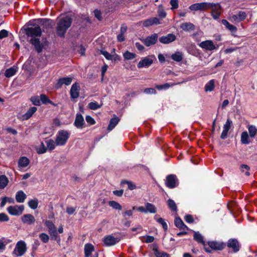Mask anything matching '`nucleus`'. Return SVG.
Returning <instances> with one entry per match:
<instances>
[{"instance_id": "1", "label": "nucleus", "mask_w": 257, "mask_h": 257, "mask_svg": "<svg viewBox=\"0 0 257 257\" xmlns=\"http://www.w3.org/2000/svg\"><path fill=\"white\" fill-rule=\"evenodd\" d=\"M72 23L71 19L68 17H64L61 18L57 23L56 33L58 36L63 37Z\"/></svg>"}, {"instance_id": "2", "label": "nucleus", "mask_w": 257, "mask_h": 257, "mask_svg": "<svg viewBox=\"0 0 257 257\" xmlns=\"http://www.w3.org/2000/svg\"><path fill=\"white\" fill-rule=\"evenodd\" d=\"M29 43L34 46L35 50L40 53L48 45V42L46 38H33L29 40Z\"/></svg>"}, {"instance_id": "3", "label": "nucleus", "mask_w": 257, "mask_h": 257, "mask_svg": "<svg viewBox=\"0 0 257 257\" xmlns=\"http://www.w3.org/2000/svg\"><path fill=\"white\" fill-rule=\"evenodd\" d=\"M70 136V133L65 130L59 131L57 135L55 143L57 146H64L67 142Z\"/></svg>"}, {"instance_id": "4", "label": "nucleus", "mask_w": 257, "mask_h": 257, "mask_svg": "<svg viewBox=\"0 0 257 257\" xmlns=\"http://www.w3.org/2000/svg\"><path fill=\"white\" fill-rule=\"evenodd\" d=\"M45 224L48 229V232L51 238L59 242L60 238L57 234L56 227L53 222L51 220H46Z\"/></svg>"}, {"instance_id": "5", "label": "nucleus", "mask_w": 257, "mask_h": 257, "mask_svg": "<svg viewBox=\"0 0 257 257\" xmlns=\"http://www.w3.org/2000/svg\"><path fill=\"white\" fill-rule=\"evenodd\" d=\"M26 34L28 37L30 38H39L41 36L42 31L39 26H36L29 27L25 30Z\"/></svg>"}, {"instance_id": "6", "label": "nucleus", "mask_w": 257, "mask_h": 257, "mask_svg": "<svg viewBox=\"0 0 257 257\" xmlns=\"http://www.w3.org/2000/svg\"><path fill=\"white\" fill-rule=\"evenodd\" d=\"M27 250L26 244L23 241H19L15 246L13 251V253L16 256H21L24 254Z\"/></svg>"}, {"instance_id": "7", "label": "nucleus", "mask_w": 257, "mask_h": 257, "mask_svg": "<svg viewBox=\"0 0 257 257\" xmlns=\"http://www.w3.org/2000/svg\"><path fill=\"white\" fill-rule=\"evenodd\" d=\"M154 60H156V57L154 55L145 57L138 63L137 67L139 68L149 67L153 64Z\"/></svg>"}, {"instance_id": "8", "label": "nucleus", "mask_w": 257, "mask_h": 257, "mask_svg": "<svg viewBox=\"0 0 257 257\" xmlns=\"http://www.w3.org/2000/svg\"><path fill=\"white\" fill-rule=\"evenodd\" d=\"M24 210L23 205L10 206L7 208V211L12 215L19 216L22 214Z\"/></svg>"}, {"instance_id": "9", "label": "nucleus", "mask_w": 257, "mask_h": 257, "mask_svg": "<svg viewBox=\"0 0 257 257\" xmlns=\"http://www.w3.org/2000/svg\"><path fill=\"white\" fill-rule=\"evenodd\" d=\"M211 6L210 3H196L191 5L189 7V9L191 11H206L209 10V6Z\"/></svg>"}, {"instance_id": "10", "label": "nucleus", "mask_w": 257, "mask_h": 257, "mask_svg": "<svg viewBox=\"0 0 257 257\" xmlns=\"http://www.w3.org/2000/svg\"><path fill=\"white\" fill-rule=\"evenodd\" d=\"M166 186L170 188H174L178 185L177 178L175 175H169L166 177Z\"/></svg>"}, {"instance_id": "11", "label": "nucleus", "mask_w": 257, "mask_h": 257, "mask_svg": "<svg viewBox=\"0 0 257 257\" xmlns=\"http://www.w3.org/2000/svg\"><path fill=\"white\" fill-rule=\"evenodd\" d=\"M207 244L211 249L215 250H221L225 246V243L221 241H209L207 242ZM209 249V248H208ZM210 249V248H209Z\"/></svg>"}, {"instance_id": "12", "label": "nucleus", "mask_w": 257, "mask_h": 257, "mask_svg": "<svg viewBox=\"0 0 257 257\" xmlns=\"http://www.w3.org/2000/svg\"><path fill=\"white\" fill-rule=\"evenodd\" d=\"M119 239L118 237H115L112 235H107L103 239L104 245L106 246H110L115 245L118 242Z\"/></svg>"}, {"instance_id": "13", "label": "nucleus", "mask_w": 257, "mask_h": 257, "mask_svg": "<svg viewBox=\"0 0 257 257\" xmlns=\"http://www.w3.org/2000/svg\"><path fill=\"white\" fill-rule=\"evenodd\" d=\"M193 238L198 243H201L204 246V249L207 252L210 253L211 250L206 247V244L204 240V237L201 233L198 231H195L194 233Z\"/></svg>"}, {"instance_id": "14", "label": "nucleus", "mask_w": 257, "mask_h": 257, "mask_svg": "<svg viewBox=\"0 0 257 257\" xmlns=\"http://www.w3.org/2000/svg\"><path fill=\"white\" fill-rule=\"evenodd\" d=\"M227 246L232 248L234 252H237L239 250L240 244L236 238L229 239L227 241Z\"/></svg>"}, {"instance_id": "15", "label": "nucleus", "mask_w": 257, "mask_h": 257, "mask_svg": "<svg viewBox=\"0 0 257 257\" xmlns=\"http://www.w3.org/2000/svg\"><path fill=\"white\" fill-rule=\"evenodd\" d=\"M232 125V120L228 118L223 126V131L220 136L222 139L224 140L227 138L228 131L231 128Z\"/></svg>"}, {"instance_id": "16", "label": "nucleus", "mask_w": 257, "mask_h": 257, "mask_svg": "<svg viewBox=\"0 0 257 257\" xmlns=\"http://www.w3.org/2000/svg\"><path fill=\"white\" fill-rule=\"evenodd\" d=\"M199 46L201 48L208 51H212L216 49V48L213 42L211 40H206L202 41L199 44Z\"/></svg>"}, {"instance_id": "17", "label": "nucleus", "mask_w": 257, "mask_h": 257, "mask_svg": "<svg viewBox=\"0 0 257 257\" xmlns=\"http://www.w3.org/2000/svg\"><path fill=\"white\" fill-rule=\"evenodd\" d=\"M158 40V34H154L150 36L147 37L146 39L142 40L144 44L149 47L156 43Z\"/></svg>"}, {"instance_id": "18", "label": "nucleus", "mask_w": 257, "mask_h": 257, "mask_svg": "<svg viewBox=\"0 0 257 257\" xmlns=\"http://www.w3.org/2000/svg\"><path fill=\"white\" fill-rule=\"evenodd\" d=\"M246 14L243 11H239L231 17V20L234 23H239L243 21L246 17Z\"/></svg>"}, {"instance_id": "19", "label": "nucleus", "mask_w": 257, "mask_h": 257, "mask_svg": "<svg viewBox=\"0 0 257 257\" xmlns=\"http://www.w3.org/2000/svg\"><path fill=\"white\" fill-rule=\"evenodd\" d=\"M79 89L80 86L79 84L78 83H75L72 84L71 86L70 93L71 95V97L72 99H75L79 97Z\"/></svg>"}, {"instance_id": "20", "label": "nucleus", "mask_w": 257, "mask_h": 257, "mask_svg": "<svg viewBox=\"0 0 257 257\" xmlns=\"http://www.w3.org/2000/svg\"><path fill=\"white\" fill-rule=\"evenodd\" d=\"M72 81V78L69 77L59 78L55 84V87L57 88H59L63 84H65L66 85H69L71 83Z\"/></svg>"}, {"instance_id": "21", "label": "nucleus", "mask_w": 257, "mask_h": 257, "mask_svg": "<svg viewBox=\"0 0 257 257\" xmlns=\"http://www.w3.org/2000/svg\"><path fill=\"white\" fill-rule=\"evenodd\" d=\"M176 39V36L173 34H169L160 38L159 41L163 44H169L174 41Z\"/></svg>"}, {"instance_id": "22", "label": "nucleus", "mask_w": 257, "mask_h": 257, "mask_svg": "<svg viewBox=\"0 0 257 257\" xmlns=\"http://www.w3.org/2000/svg\"><path fill=\"white\" fill-rule=\"evenodd\" d=\"M22 222L24 224L32 225L35 222V217L31 214H26L21 217Z\"/></svg>"}, {"instance_id": "23", "label": "nucleus", "mask_w": 257, "mask_h": 257, "mask_svg": "<svg viewBox=\"0 0 257 257\" xmlns=\"http://www.w3.org/2000/svg\"><path fill=\"white\" fill-rule=\"evenodd\" d=\"M85 123L84 118L80 113H77L74 122V125L78 128H82Z\"/></svg>"}, {"instance_id": "24", "label": "nucleus", "mask_w": 257, "mask_h": 257, "mask_svg": "<svg viewBox=\"0 0 257 257\" xmlns=\"http://www.w3.org/2000/svg\"><path fill=\"white\" fill-rule=\"evenodd\" d=\"M120 120V119L118 117L114 115L113 117H112L109 121V124L107 127V130L108 131H112L118 124Z\"/></svg>"}, {"instance_id": "25", "label": "nucleus", "mask_w": 257, "mask_h": 257, "mask_svg": "<svg viewBox=\"0 0 257 257\" xmlns=\"http://www.w3.org/2000/svg\"><path fill=\"white\" fill-rule=\"evenodd\" d=\"M160 24V21L157 18L154 17L149 19L144 22L143 25L148 27L153 25H158Z\"/></svg>"}, {"instance_id": "26", "label": "nucleus", "mask_w": 257, "mask_h": 257, "mask_svg": "<svg viewBox=\"0 0 257 257\" xmlns=\"http://www.w3.org/2000/svg\"><path fill=\"white\" fill-rule=\"evenodd\" d=\"M171 58L173 61L180 62L182 61L183 59V53L181 51H176L174 53L172 54Z\"/></svg>"}, {"instance_id": "27", "label": "nucleus", "mask_w": 257, "mask_h": 257, "mask_svg": "<svg viewBox=\"0 0 257 257\" xmlns=\"http://www.w3.org/2000/svg\"><path fill=\"white\" fill-rule=\"evenodd\" d=\"M180 28L183 30L187 32L194 30L195 29V26L191 23H184L180 26Z\"/></svg>"}, {"instance_id": "28", "label": "nucleus", "mask_w": 257, "mask_h": 257, "mask_svg": "<svg viewBox=\"0 0 257 257\" xmlns=\"http://www.w3.org/2000/svg\"><path fill=\"white\" fill-rule=\"evenodd\" d=\"M26 195L23 191H19L16 194V200L18 203H23L26 198Z\"/></svg>"}, {"instance_id": "29", "label": "nucleus", "mask_w": 257, "mask_h": 257, "mask_svg": "<svg viewBox=\"0 0 257 257\" xmlns=\"http://www.w3.org/2000/svg\"><path fill=\"white\" fill-rule=\"evenodd\" d=\"M30 163V160L26 157H21L18 161V166L20 168H25Z\"/></svg>"}, {"instance_id": "30", "label": "nucleus", "mask_w": 257, "mask_h": 257, "mask_svg": "<svg viewBox=\"0 0 257 257\" xmlns=\"http://www.w3.org/2000/svg\"><path fill=\"white\" fill-rule=\"evenodd\" d=\"M249 135L247 132H243L241 134V142L243 144L248 145L250 143Z\"/></svg>"}, {"instance_id": "31", "label": "nucleus", "mask_w": 257, "mask_h": 257, "mask_svg": "<svg viewBox=\"0 0 257 257\" xmlns=\"http://www.w3.org/2000/svg\"><path fill=\"white\" fill-rule=\"evenodd\" d=\"M94 251V246L90 243H87L84 246L85 256L89 257Z\"/></svg>"}, {"instance_id": "32", "label": "nucleus", "mask_w": 257, "mask_h": 257, "mask_svg": "<svg viewBox=\"0 0 257 257\" xmlns=\"http://www.w3.org/2000/svg\"><path fill=\"white\" fill-rule=\"evenodd\" d=\"M174 223L175 226L180 229L184 230L185 229H188L187 226L184 223L180 217H176L175 219Z\"/></svg>"}, {"instance_id": "33", "label": "nucleus", "mask_w": 257, "mask_h": 257, "mask_svg": "<svg viewBox=\"0 0 257 257\" xmlns=\"http://www.w3.org/2000/svg\"><path fill=\"white\" fill-rule=\"evenodd\" d=\"M221 23L225 26V27L229 30L231 33H235L237 31V28L233 25L230 24L227 20L223 19L221 20Z\"/></svg>"}, {"instance_id": "34", "label": "nucleus", "mask_w": 257, "mask_h": 257, "mask_svg": "<svg viewBox=\"0 0 257 257\" xmlns=\"http://www.w3.org/2000/svg\"><path fill=\"white\" fill-rule=\"evenodd\" d=\"M18 70V68L16 66H13L9 69H7L5 73V75L7 77H11L14 76Z\"/></svg>"}, {"instance_id": "35", "label": "nucleus", "mask_w": 257, "mask_h": 257, "mask_svg": "<svg viewBox=\"0 0 257 257\" xmlns=\"http://www.w3.org/2000/svg\"><path fill=\"white\" fill-rule=\"evenodd\" d=\"M37 108L36 107L33 106L29 108V109L26 112L24 115L23 117L25 119H28L30 118L33 114L37 111Z\"/></svg>"}, {"instance_id": "36", "label": "nucleus", "mask_w": 257, "mask_h": 257, "mask_svg": "<svg viewBox=\"0 0 257 257\" xmlns=\"http://www.w3.org/2000/svg\"><path fill=\"white\" fill-rule=\"evenodd\" d=\"M40 101L42 102L43 104H51L53 106H56V105L51 100H50L49 98L44 94H41L40 95Z\"/></svg>"}, {"instance_id": "37", "label": "nucleus", "mask_w": 257, "mask_h": 257, "mask_svg": "<svg viewBox=\"0 0 257 257\" xmlns=\"http://www.w3.org/2000/svg\"><path fill=\"white\" fill-rule=\"evenodd\" d=\"M154 219L156 220L157 222H158L159 223L161 224L162 225V227L165 230H167L168 229L167 224L163 218L159 217V215L158 214H156L154 216Z\"/></svg>"}, {"instance_id": "38", "label": "nucleus", "mask_w": 257, "mask_h": 257, "mask_svg": "<svg viewBox=\"0 0 257 257\" xmlns=\"http://www.w3.org/2000/svg\"><path fill=\"white\" fill-rule=\"evenodd\" d=\"M248 135L250 138H253L257 135V127L253 125H250L248 127Z\"/></svg>"}, {"instance_id": "39", "label": "nucleus", "mask_w": 257, "mask_h": 257, "mask_svg": "<svg viewBox=\"0 0 257 257\" xmlns=\"http://www.w3.org/2000/svg\"><path fill=\"white\" fill-rule=\"evenodd\" d=\"M147 213H155L157 211V208L154 205L150 203H146L145 204Z\"/></svg>"}, {"instance_id": "40", "label": "nucleus", "mask_w": 257, "mask_h": 257, "mask_svg": "<svg viewBox=\"0 0 257 257\" xmlns=\"http://www.w3.org/2000/svg\"><path fill=\"white\" fill-rule=\"evenodd\" d=\"M9 180L5 175L0 176V189L5 188L8 185Z\"/></svg>"}, {"instance_id": "41", "label": "nucleus", "mask_w": 257, "mask_h": 257, "mask_svg": "<svg viewBox=\"0 0 257 257\" xmlns=\"http://www.w3.org/2000/svg\"><path fill=\"white\" fill-rule=\"evenodd\" d=\"M214 80L211 79L205 86V91H212L214 88Z\"/></svg>"}, {"instance_id": "42", "label": "nucleus", "mask_w": 257, "mask_h": 257, "mask_svg": "<svg viewBox=\"0 0 257 257\" xmlns=\"http://www.w3.org/2000/svg\"><path fill=\"white\" fill-rule=\"evenodd\" d=\"M211 6H209V10H211V13L219 12L221 9V6L218 3H210Z\"/></svg>"}, {"instance_id": "43", "label": "nucleus", "mask_w": 257, "mask_h": 257, "mask_svg": "<svg viewBox=\"0 0 257 257\" xmlns=\"http://www.w3.org/2000/svg\"><path fill=\"white\" fill-rule=\"evenodd\" d=\"M47 148L50 151L53 150L55 148L56 143L52 139H49L46 142Z\"/></svg>"}, {"instance_id": "44", "label": "nucleus", "mask_w": 257, "mask_h": 257, "mask_svg": "<svg viewBox=\"0 0 257 257\" xmlns=\"http://www.w3.org/2000/svg\"><path fill=\"white\" fill-rule=\"evenodd\" d=\"M177 83H172L171 84H170L169 83H165L162 85H157L156 86V88L158 89V90H166L168 89L170 86H174L175 85H176Z\"/></svg>"}, {"instance_id": "45", "label": "nucleus", "mask_w": 257, "mask_h": 257, "mask_svg": "<svg viewBox=\"0 0 257 257\" xmlns=\"http://www.w3.org/2000/svg\"><path fill=\"white\" fill-rule=\"evenodd\" d=\"M168 205L169 207V208L173 211L177 212V208L176 204L174 200H173L171 199H169L168 200Z\"/></svg>"}, {"instance_id": "46", "label": "nucleus", "mask_w": 257, "mask_h": 257, "mask_svg": "<svg viewBox=\"0 0 257 257\" xmlns=\"http://www.w3.org/2000/svg\"><path fill=\"white\" fill-rule=\"evenodd\" d=\"M28 205L32 209H35L38 207V200L37 199L30 200L28 202Z\"/></svg>"}, {"instance_id": "47", "label": "nucleus", "mask_w": 257, "mask_h": 257, "mask_svg": "<svg viewBox=\"0 0 257 257\" xmlns=\"http://www.w3.org/2000/svg\"><path fill=\"white\" fill-rule=\"evenodd\" d=\"M36 150L38 154H42L46 152L47 148L45 147L44 144L41 142L40 145L37 147Z\"/></svg>"}, {"instance_id": "48", "label": "nucleus", "mask_w": 257, "mask_h": 257, "mask_svg": "<svg viewBox=\"0 0 257 257\" xmlns=\"http://www.w3.org/2000/svg\"><path fill=\"white\" fill-rule=\"evenodd\" d=\"M108 204L110 207L114 209L121 210L122 208L120 204L115 201H110L108 202Z\"/></svg>"}, {"instance_id": "49", "label": "nucleus", "mask_w": 257, "mask_h": 257, "mask_svg": "<svg viewBox=\"0 0 257 257\" xmlns=\"http://www.w3.org/2000/svg\"><path fill=\"white\" fill-rule=\"evenodd\" d=\"M123 57L125 59L132 60L136 57V54L128 51H126L123 53Z\"/></svg>"}, {"instance_id": "50", "label": "nucleus", "mask_w": 257, "mask_h": 257, "mask_svg": "<svg viewBox=\"0 0 257 257\" xmlns=\"http://www.w3.org/2000/svg\"><path fill=\"white\" fill-rule=\"evenodd\" d=\"M240 169L242 172H244L246 176H249L250 173L248 171L250 170V167L248 165L244 164L241 165L240 166Z\"/></svg>"}, {"instance_id": "51", "label": "nucleus", "mask_w": 257, "mask_h": 257, "mask_svg": "<svg viewBox=\"0 0 257 257\" xmlns=\"http://www.w3.org/2000/svg\"><path fill=\"white\" fill-rule=\"evenodd\" d=\"M31 101H32V103L35 105H41L40 98V97H39L38 96H32L31 98Z\"/></svg>"}, {"instance_id": "52", "label": "nucleus", "mask_w": 257, "mask_h": 257, "mask_svg": "<svg viewBox=\"0 0 257 257\" xmlns=\"http://www.w3.org/2000/svg\"><path fill=\"white\" fill-rule=\"evenodd\" d=\"M158 13L159 16L161 18H164L166 16V13L164 11L162 5L159 6Z\"/></svg>"}, {"instance_id": "53", "label": "nucleus", "mask_w": 257, "mask_h": 257, "mask_svg": "<svg viewBox=\"0 0 257 257\" xmlns=\"http://www.w3.org/2000/svg\"><path fill=\"white\" fill-rule=\"evenodd\" d=\"M121 183L126 184L127 185L128 188L131 190H134L136 188V185L131 181L123 180L121 181Z\"/></svg>"}, {"instance_id": "54", "label": "nucleus", "mask_w": 257, "mask_h": 257, "mask_svg": "<svg viewBox=\"0 0 257 257\" xmlns=\"http://www.w3.org/2000/svg\"><path fill=\"white\" fill-rule=\"evenodd\" d=\"M39 238L44 243H47L49 240V236L45 233H42L39 234Z\"/></svg>"}, {"instance_id": "55", "label": "nucleus", "mask_w": 257, "mask_h": 257, "mask_svg": "<svg viewBox=\"0 0 257 257\" xmlns=\"http://www.w3.org/2000/svg\"><path fill=\"white\" fill-rule=\"evenodd\" d=\"M156 257H168L169 255L165 252H160L157 249H154Z\"/></svg>"}, {"instance_id": "56", "label": "nucleus", "mask_w": 257, "mask_h": 257, "mask_svg": "<svg viewBox=\"0 0 257 257\" xmlns=\"http://www.w3.org/2000/svg\"><path fill=\"white\" fill-rule=\"evenodd\" d=\"M88 107L92 110H96L100 107V105L96 102H91L88 104Z\"/></svg>"}, {"instance_id": "57", "label": "nucleus", "mask_w": 257, "mask_h": 257, "mask_svg": "<svg viewBox=\"0 0 257 257\" xmlns=\"http://www.w3.org/2000/svg\"><path fill=\"white\" fill-rule=\"evenodd\" d=\"M170 5L171 6V9H177L178 7V0H170Z\"/></svg>"}, {"instance_id": "58", "label": "nucleus", "mask_w": 257, "mask_h": 257, "mask_svg": "<svg viewBox=\"0 0 257 257\" xmlns=\"http://www.w3.org/2000/svg\"><path fill=\"white\" fill-rule=\"evenodd\" d=\"M100 54L103 55L105 58L108 60L112 59V56L106 51L101 50Z\"/></svg>"}, {"instance_id": "59", "label": "nucleus", "mask_w": 257, "mask_h": 257, "mask_svg": "<svg viewBox=\"0 0 257 257\" xmlns=\"http://www.w3.org/2000/svg\"><path fill=\"white\" fill-rule=\"evenodd\" d=\"M144 93L147 94H156L157 91L156 90L153 88H147L144 89Z\"/></svg>"}, {"instance_id": "60", "label": "nucleus", "mask_w": 257, "mask_h": 257, "mask_svg": "<svg viewBox=\"0 0 257 257\" xmlns=\"http://www.w3.org/2000/svg\"><path fill=\"white\" fill-rule=\"evenodd\" d=\"M135 208H136V207L134 206L133 207L132 210H128L124 211V212H123L122 213V215L123 216H132L133 214V210H135Z\"/></svg>"}, {"instance_id": "61", "label": "nucleus", "mask_w": 257, "mask_h": 257, "mask_svg": "<svg viewBox=\"0 0 257 257\" xmlns=\"http://www.w3.org/2000/svg\"><path fill=\"white\" fill-rule=\"evenodd\" d=\"M185 220L188 223H193L194 221L193 218L191 215L187 214L184 217Z\"/></svg>"}, {"instance_id": "62", "label": "nucleus", "mask_w": 257, "mask_h": 257, "mask_svg": "<svg viewBox=\"0 0 257 257\" xmlns=\"http://www.w3.org/2000/svg\"><path fill=\"white\" fill-rule=\"evenodd\" d=\"M94 14L95 17L99 20L100 21L102 19L101 12L98 10H95L94 11Z\"/></svg>"}, {"instance_id": "63", "label": "nucleus", "mask_w": 257, "mask_h": 257, "mask_svg": "<svg viewBox=\"0 0 257 257\" xmlns=\"http://www.w3.org/2000/svg\"><path fill=\"white\" fill-rule=\"evenodd\" d=\"M85 119L87 122L90 124H94L95 123V120L90 115H87L85 117Z\"/></svg>"}, {"instance_id": "64", "label": "nucleus", "mask_w": 257, "mask_h": 257, "mask_svg": "<svg viewBox=\"0 0 257 257\" xmlns=\"http://www.w3.org/2000/svg\"><path fill=\"white\" fill-rule=\"evenodd\" d=\"M9 219L7 214L4 213H0V221H7Z\"/></svg>"}]
</instances>
